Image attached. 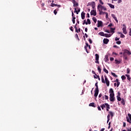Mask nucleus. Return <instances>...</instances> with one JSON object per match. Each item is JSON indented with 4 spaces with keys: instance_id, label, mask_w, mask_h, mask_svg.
<instances>
[{
    "instance_id": "obj_1",
    "label": "nucleus",
    "mask_w": 131,
    "mask_h": 131,
    "mask_svg": "<svg viewBox=\"0 0 131 131\" xmlns=\"http://www.w3.org/2000/svg\"><path fill=\"white\" fill-rule=\"evenodd\" d=\"M105 80L104 79V76H101V81L102 83H106L107 86H109L110 85V81L108 80V78H107V76H104Z\"/></svg>"
},
{
    "instance_id": "obj_2",
    "label": "nucleus",
    "mask_w": 131,
    "mask_h": 131,
    "mask_svg": "<svg viewBox=\"0 0 131 131\" xmlns=\"http://www.w3.org/2000/svg\"><path fill=\"white\" fill-rule=\"evenodd\" d=\"M114 94H110V100L111 102H114L115 101V97Z\"/></svg>"
},
{
    "instance_id": "obj_3",
    "label": "nucleus",
    "mask_w": 131,
    "mask_h": 131,
    "mask_svg": "<svg viewBox=\"0 0 131 131\" xmlns=\"http://www.w3.org/2000/svg\"><path fill=\"white\" fill-rule=\"evenodd\" d=\"M123 28H122L123 33L124 34H126L127 33V32L126 31V26L125 24L123 25Z\"/></svg>"
},
{
    "instance_id": "obj_4",
    "label": "nucleus",
    "mask_w": 131,
    "mask_h": 131,
    "mask_svg": "<svg viewBox=\"0 0 131 131\" xmlns=\"http://www.w3.org/2000/svg\"><path fill=\"white\" fill-rule=\"evenodd\" d=\"M99 54H95V63H96V64H99Z\"/></svg>"
},
{
    "instance_id": "obj_5",
    "label": "nucleus",
    "mask_w": 131,
    "mask_h": 131,
    "mask_svg": "<svg viewBox=\"0 0 131 131\" xmlns=\"http://www.w3.org/2000/svg\"><path fill=\"white\" fill-rule=\"evenodd\" d=\"M128 116L129 119L127 117H126V121L129 122V123H131V115H130V114H128ZM129 119H130V121H129Z\"/></svg>"
},
{
    "instance_id": "obj_6",
    "label": "nucleus",
    "mask_w": 131,
    "mask_h": 131,
    "mask_svg": "<svg viewBox=\"0 0 131 131\" xmlns=\"http://www.w3.org/2000/svg\"><path fill=\"white\" fill-rule=\"evenodd\" d=\"M91 16H97V12H96V10H91Z\"/></svg>"
},
{
    "instance_id": "obj_7",
    "label": "nucleus",
    "mask_w": 131,
    "mask_h": 131,
    "mask_svg": "<svg viewBox=\"0 0 131 131\" xmlns=\"http://www.w3.org/2000/svg\"><path fill=\"white\" fill-rule=\"evenodd\" d=\"M98 95H99V90H95L94 97L97 98V97H98Z\"/></svg>"
},
{
    "instance_id": "obj_8",
    "label": "nucleus",
    "mask_w": 131,
    "mask_h": 131,
    "mask_svg": "<svg viewBox=\"0 0 131 131\" xmlns=\"http://www.w3.org/2000/svg\"><path fill=\"white\" fill-rule=\"evenodd\" d=\"M112 18H113V19H114V20H115L117 23H118V20L117 19V17H116V16H115L114 14H112Z\"/></svg>"
},
{
    "instance_id": "obj_9",
    "label": "nucleus",
    "mask_w": 131,
    "mask_h": 131,
    "mask_svg": "<svg viewBox=\"0 0 131 131\" xmlns=\"http://www.w3.org/2000/svg\"><path fill=\"white\" fill-rule=\"evenodd\" d=\"M103 24V22L102 21L98 20V26L97 27H102V25Z\"/></svg>"
},
{
    "instance_id": "obj_10",
    "label": "nucleus",
    "mask_w": 131,
    "mask_h": 131,
    "mask_svg": "<svg viewBox=\"0 0 131 131\" xmlns=\"http://www.w3.org/2000/svg\"><path fill=\"white\" fill-rule=\"evenodd\" d=\"M118 95L117 96V98L118 101H121V98L120 97V93L118 92Z\"/></svg>"
},
{
    "instance_id": "obj_11",
    "label": "nucleus",
    "mask_w": 131,
    "mask_h": 131,
    "mask_svg": "<svg viewBox=\"0 0 131 131\" xmlns=\"http://www.w3.org/2000/svg\"><path fill=\"white\" fill-rule=\"evenodd\" d=\"M81 16L82 20H84V18H85V13H84V12H82L81 14Z\"/></svg>"
},
{
    "instance_id": "obj_12",
    "label": "nucleus",
    "mask_w": 131,
    "mask_h": 131,
    "mask_svg": "<svg viewBox=\"0 0 131 131\" xmlns=\"http://www.w3.org/2000/svg\"><path fill=\"white\" fill-rule=\"evenodd\" d=\"M72 3L73 4V7H78V3L76 2L75 0V2L74 1H72Z\"/></svg>"
},
{
    "instance_id": "obj_13",
    "label": "nucleus",
    "mask_w": 131,
    "mask_h": 131,
    "mask_svg": "<svg viewBox=\"0 0 131 131\" xmlns=\"http://www.w3.org/2000/svg\"><path fill=\"white\" fill-rule=\"evenodd\" d=\"M109 42V40L107 38H104L103 39V43H105V45H107Z\"/></svg>"
},
{
    "instance_id": "obj_14",
    "label": "nucleus",
    "mask_w": 131,
    "mask_h": 131,
    "mask_svg": "<svg viewBox=\"0 0 131 131\" xmlns=\"http://www.w3.org/2000/svg\"><path fill=\"white\" fill-rule=\"evenodd\" d=\"M102 100H108L109 99V97L107 95H104L102 97Z\"/></svg>"
},
{
    "instance_id": "obj_15",
    "label": "nucleus",
    "mask_w": 131,
    "mask_h": 131,
    "mask_svg": "<svg viewBox=\"0 0 131 131\" xmlns=\"http://www.w3.org/2000/svg\"><path fill=\"white\" fill-rule=\"evenodd\" d=\"M110 95H114V91L112 88H111L109 91Z\"/></svg>"
},
{
    "instance_id": "obj_16",
    "label": "nucleus",
    "mask_w": 131,
    "mask_h": 131,
    "mask_svg": "<svg viewBox=\"0 0 131 131\" xmlns=\"http://www.w3.org/2000/svg\"><path fill=\"white\" fill-rule=\"evenodd\" d=\"M91 7L92 9H95L96 7V3H95V2H92V3L91 4Z\"/></svg>"
},
{
    "instance_id": "obj_17",
    "label": "nucleus",
    "mask_w": 131,
    "mask_h": 131,
    "mask_svg": "<svg viewBox=\"0 0 131 131\" xmlns=\"http://www.w3.org/2000/svg\"><path fill=\"white\" fill-rule=\"evenodd\" d=\"M123 58L125 60H127V55H126V54H125V53H123Z\"/></svg>"
},
{
    "instance_id": "obj_18",
    "label": "nucleus",
    "mask_w": 131,
    "mask_h": 131,
    "mask_svg": "<svg viewBox=\"0 0 131 131\" xmlns=\"http://www.w3.org/2000/svg\"><path fill=\"white\" fill-rule=\"evenodd\" d=\"M124 53H125V54H127L128 55H129H129H131L130 52L126 49L124 50Z\"/></svg>"
},
{
    "instance_id": "obj_19",
    "label": "nucleus",
    "mask_w": 131,
    "mask_h": 131,
    "mask_svg": "<svg viewBox=\"0 0 131 131\" xmlns=\"http://www.w3.org/2000/svg\"><path fill=\"white\" fill-rule=\"evenodd\" d=\"M102 8L103 6L101 5V4L98 5L97 9L98 11H100V10H102Z\"/></svg>"
},
{
    "instance_id": "obj_20",
    "label": "nucleus",
    "mask_w": 131,
    "mask_h": 131,
    "mask_svg": "<svg viewBox=\"0 0 131 131\" xmlns=\"http://www.w3.org/2000/svg\"><path fill=\"white\" fill-rule=\"evenodd\" d=\"M106 107V111H109V109H110V105L108 103H105Z\"/></svg>"
},
{
    "instance_id": "obj_21",
    "label": "nucleus",
    "mask_w": 131,
    "mask_h": 131,
    "mask_svg": "<svg viewBox=\"0 0 131 131\" xmlns=\"http://www.w3.org/2000/svg\"><path fill=\"white\" fill-rule=\"evenodd\" d=\"M85 45H86V46H85L84 49H85V50L86 53H89V52L88 51V47H89V43H88L86 42V43H85Z\"/></svg>"
},
{
    "instance_id": "obj_22",
    "label": "nucleus",
    "mask_w": 131,
    "mask_h": 131,
    "mask_svg": "<svg viewBox=\"0 0 131 131\" xmlns=\"http://www.w3.org/2000/svg\"><path fill=\"white\" fill-rule=\"evenodd\" d=\"M107 5L109 6V7L111 8V9H114L115 8V7L114 6V5L110 4V3H108Z\"/></svg>"
},
{
    "instance_id": "obj_23",
    "label": "nucleus",
    "mask_w": 131,
    "mask_h": 131,
    "mask_svg": "<svg viewBox=\"0 0 131 131\" xmlns=\"http://www.w3.org/2000/svg\"><path fill=\"white\" fill-rule=\"evenodd\" d=\"M108 113H109L110 115H111L112 118V117H113V116H114V113H113V112L108 111Z\"/></svg>"
},
{
    "instance_id": "obj_24",
    "label": "nucleus",
    "mask_w": 131,
    "mask_h": 131,
    "mask_svg": "<svg viewBox=\"0 0 131 131\" xmlns=\"http://www.w3.org/2000/svg\"><path fill=\"white\" fill-rule=\"evenodd\" d=\"M89 106L90 107H94V108H96V106H95V103H94V102L90 103L89 104Z\"/></svg>"
},
{
    "instance_id": "obj_25",
    "label": "nucleus",
    "mask_w": 131,
    "mask_h": 131,
    "mask_svg": "<svg viewBox=\"0 0 131 131\" xmlns=\"http://www.w3.org/2000/svg\"><path fill=\"white\" fill-rule=\"evenodd\" d=\"M100 107L102 109V110H103L104 108H106V103L102 104L101 105H100Z\"/></svg>"
},
{
    "instance_id": "obj_26",
    "label": "nucleus",
    "mask_w": 131,
    "mask_h": 131,
    "mask_svg": "<svg viewBox=\"0 0 131 131\" xmlns=\"http://www.w3.org/2000/svg\"><path fill=\"white\" fill-rule=\"evenodd\" d=\"M121 101V104H122V105H123V106H124V105H125V101H124V99L123 98H122Z\"/></svg>"
},
{
    "instance_id": "obj_27",
    "label": "nucleus",
    "mask_w": 131,
    "mask_h": 131,
    "mask_svg": "<svg viewBox=\"0 0 131 131\" xmlns=\"http://www.w3.org/2000/svg\"><path fill=\"white\" fill-rule=\"evenodd\" d=\"M104 61H105V62H108V55H105V58H104Z\"/></svg>"
},
{
    "instance_id": "obj_28",
    "label": "nucleus",
    "mask_w": 131,
    "mask_h": 131,
    "mask_svg": "<svg viewBox=\"0 0 131 131\" xmlns=\"http://www.w3.org/2000/svg\"><path fill=\"white\" fill-rule=\"evenodd\" d=\"M99 35H100L101 36H104V33L103 32H100L98 33Z\"/></svg>"
},
{
    "instance_id": "obj_29",
    "label": "nucleus",
    "mask_w": 131,
    "mask_h": 131,
    "mask_svg": "<svg viewBox=\"0 0 131 131\" xmlns=\"http://www.w3.org/2000/svg\"><path fill=\"white\" fill-rule=\"evenodd\" d=\"M115 62L116 64H120L121 61L120 60H118L117 59L115 60Z\"/></svg>"
},
{
    "instance_id": "obj_30",
    "label": "nucleus",
    "mask_w": 131,
    "mask_h": 131,
    "mask_svg": "<svg viewBox=\"0 0 131 131\" xmlns=\"http://www.w3.org/2000/svg\"><path fill=\"white\" fill-rule=\"evenodd\" d=\"M111 34H104V36H105V37H111Z\"/></svg>"
},
{
    "instance_id": "obj_31",
    "label": "nucleus",
    "mask_w": 131,
    "mask_h": 131,
    "mask_svg": "<svg viewBox=\"0 0 131 131\" xmlns=\"http://www.w3.org/2000/svg\"><path fill=\"white\" fill-rule=\"evenodd\" d=\"M125 76H126L127 79L128 80H130V76H129V75L126 74V75H125Z\"/></svg>"
},
{
    "instance_id": "obj_32",
    "label": "nucleus",
    "mask_w": 131,
    "mask_h": 131,
    "mask_svg": "<svg viewBox=\"0 0 131 131\" xmlns=\"http://www.w3.org/2000/svg\"><path fill=\"white\" fill-rule=\"evenodd\" d=\"M121 79L122 80H125V79H126V77H125L124 75H122L121 76Z\"/></svg>"
},
{
    "instance_id": "obj_33",
    "label": "nucleus",
    "mask_w": 131,
    "mask_h": 131,
    "mask_svg": "<svg viewBox=\"0 0 131 131\" xmlns=\"http://www.w3.org/2000/svg\"><path fill=\"white\" fill-rule=\"evenodd\" d=\"M107 123H108V122H109V121H110V115L108 114L107 115Z\"/></svg>"
},
{
    "instance_id": "obj_34",
    "label": "nucleus",
    "mask_w": 131,
    "mask_h": 131,
    "mask_svg": "<svg viewBox=\"0 0 131 131\" xmlns=\"http://www.w3.org/2000/svg\"><path fill=\"white\" fill-rule=\"evenodd\" d=\"M50 6H51V7H57V6H58V5L55 4L54 3H51Z\"/></svg>"
},
{
    "instance_id": "obj_35",
    "label": "nucleus",
    "mask_w": 131,
    "mask_h": 131,
    "mask_svg": "<svg viewBox=\"0 0 131 131\" xmlns=\"http://www.w3.org/2000/svg\"><path fill=\"white\" fill-rule=\"evenodd\" d=\"M75 19H76V18L75 17H73L72 18V22H73V24H75Z\"/></svg>"
},
{
    "instance_id": "obj_36",
    "label": "nucleus",
    "mask_w": 131,
    "mask_h": 131,
    "mask_svg": "<svg viewBox=\"0 0 131 131\" xmlns=\"http://www.w3.org/2000/svg\"><path fill=\"white\" fill-rule=\"evenodd\" d=\"M111 74H112V75H113V76H114V77H118V76L115 74V73H113V72H112L111 73Z\"/></svg>"
},
{
    "instance_id": "obj_37",
    "label": "nucleus",
    "mask_w": 131,
    "mask_h": 131,
    "mask_svg": "<svg viewBox=\"0 0 131 131\" xmlns=\"http://www.w3.org/2000/svg\"><path fill=\"white\" fill-rule=\"evenodd\" d=\"M115 30V28H111V32H112L113 33H114V32H115L114 31Z\"/></svg>"
},
{
    "instance_id": "obj_38",
    "label": "nucleus",
    "mask_w": 131,
    "mask_h": 131,
    "mask_svg": "<svg viewBox=\"0 0 131 131\" xmlns=\"http://www.w3.org/2000/svg\"><path fill=\"white\" fill-rule=\"evenodd\" d=\"M92 19L93 20L94 22L95 23H97V18L95 17H93Z\"/></svg>"
},
{
    "instance_id": "obj_39",
    "label": "nucleus",
    "mask_w": 131,
    "mask_h": 131,
    "mask_svg": "<svg viewBox=\"0 0 131 131\" xmlns=\"http://www.w3.org/2000/svg\"><path fill=\"white\" fill-rule=\"evenodd\" d=\"M57 11H59V9L54 10V14L55 15H57Z\"/></svg>"
},
{
    "instance_id": "obj_40",
    "label": "nucleus",
    "mask_w": 131,
    "mask_h": 131,
    "mask_svg": "<svg viewBox=\"0 0 131 131\" xmlns=\"http://www.w3.org/2000/svg\"><path fill=\"white\" fill-rule=\"evenodd\" d=\"M77 25V24H76V25L74 27V28L76 30V32H77V33H78V30H77V27H76V26Z\"/></svg>"
},
{
    "instance_id": "obj_41",
    "label": "nucleus",
    "mask_w": 131,
    "mask_h": 131,
    "mask_svg": "<svg viewBox=\"0 0 131 131\" xmlns=\"http://www.w3.org/2000/svg\"><path fill=\"white\" fill-rule=\"evenodd\" d=\"M103 71H104V72H105V73H106L107 74H108V70H107V69H106V68H104L103 69Z\"/></svg>"
},
{
    "instance_id": "obj_42",
    "label": "nucleus",
    "mask_w": 131,
    "mask_h": 131,
    "mask_svg": "<svg viewBox=\"0 0 131 131\" xmlns=\"http://www.w3.org/2000/svg\"><path fill=\"white\" fill-rule=\"evenodd\" d=\"M95 86L96 87L95 90H99V87L98 86V82L95 83Z\"/></svg>"
},
{
    "instance_id": "obj_43",
    "label": "nucleus",
    "mask_w": 131,
    "mask_h": 131,
    "mask_svg": "<svg viewBox=\"0 0 131 131\" xmlns=\"http://www.w3.org/2000/svg\"><path fill=\"white\" fill-rule=\"evenodd\" d=\"M75 11H74V13H76L77 15H78V11H77L76 8H74Z\"/></svg>"
},
{
    "instance_id": "obj_44",
    "label": "nucleus",
    "mask_w": 131,
    "mask_h": 131,
    "mask_svg": "<svg viewBox=\"0 0 131 131\" xmlns=\"http://www.w3.org/2000/svg\"><path fill=\"white\" fill-rule=\"evenodd\" d=\"M120 37L121 38H124L125 37V36L123 34H121V35H120Z\"/></svg>"
},
{
    "instance_id": "obj_45",
    "label": "nucleus",
    "mask_w": 131,
    "mask_h": 131,
    "mask_svg": "<svg viewBox=\"0 0 131 131\" xmlns=\"http://www.w3.org/2000/svg\"><path fill=\"white\" fill-rule=\"evenodd\" d=\"M99 15H103V11H102V10H99Z\"/></svg>"
},
{
    "instance_id": "obj_46",
    "label": "nucleus",
    "mask_w": 131,
    "mask_h": 131,
    "mask_svg": "<svg viewBox=\"0 0 131 131\" xmlns=\"http://www.w3.org/2000/svg\"><path fill=\"white\" fill-rule=\"evenodd\" d=\"M103 10V11H107V9L104 6H102V8L101 9V10Z\"/></svg>"
},
{
    "instance_id": "obj_47",
    "label": "nucleus",
    "mask_w": 131,
    "mask_h": 131,
    "mask_svg": "<svg viewBox=\"0 0 131 131\" xmlns=\"http://www.w3.org/2000/svg\"><path fill=\"white\" fill-rule=\"evenodd\" d=\"M87 23L88 24H89V25L91 24V20H90V19L89 18L87 19Z\"/></svg>"
},
{
    "instance_id": "obj_48",
    "label": "nucleus",
    "mask_w": 131,
    "mask_h": 131,
    "mask_svg": "<svg viewBox=\"0 0 131 131\" xmlns=\"http://www.w3.org/2000/svg\"><path fill=\"white\" fill-rule=\"evenodd\" d=\"M86 24V25H88V22H86V20L85 19L84 20V22L83 23V25H84Z\"/></svg>"
},
{
    "instance_id": "obj_49",
    "label": "nucleus",
    "mask_w": 131,
    "mask_h": 131,
    "mask_svg": "<svg viewBox=\"0 0 131 131\" xmlns=\"http://www.w3.org/2000/svg\"><path fill=\"white\" fill-rule=\"evenodd\" d=\"M98 71H99V73H101V68L100 67H98L97 68Z\"/></svg>"
},
{
    "instance_id": "obj_50",
    "label": "nucleus",
    "mask_w": 131,
    "mask_h": 131,
    "mask_svg": "<svg viewBox=\"0 0 131 131\" xmlns=\"http://www.w3.org/2000/svg\"><path fill=\"white\" fill-rule=\"evenodd\" d=\"M129 72H130V70L129 69V68H127V74H129Z\"/></svg>"
},
{
    "instance_id": "obj_51",
    "label": "nucleus",
    "mask_w": 131,
    "mask_h": 131,
    "mask_svg": "<svg viewBox=\"0 0 131 131\" xmlns=\"http://www.w3.org/2000/svg\"><path fill=\"white\" fill-rule=\"evenodd\" d=\"M117 45H120L121 43V41L119 40L116 42Z\"/></svg>"
},
{
    "instance_id": "obj_52",
    "label": "nucleus",
    "mask_w": 131,
    "mask_h": 131,
    "mask_svg": "<svg viewBox=\"0 0 131 131\" xmlns=\"http://www.w3.org/2000/svg\"><path fill=\"white\" fill-rule=\"evenodd\" d=\"M75 37H76V38H77V39H78V40H79V38L78 37V35L77 34H75Z\"/></svg>"
},
{
    "instance_id": "obj_53",
    "label": "nucleus",
    "mask_w": 131,
    "mask_h": 131,
    "mask_svg": "<svg viewBox=\"0 0 131 131\" xmlns=\"http://www.w3.org/2000/svg\"><path fill=\"white\" fill-rule=\"evenodd\" d=\"M92 2H89L88 3L87 5V7H89V6H92Z\"/></svg>"
},
{
    "instance_id": "obj_54",
    "label": "nucleus",
    "mask_w": 131,
    "mask_h": 131,
    "mask_svg": "<svg viewBox=\"0 0 131 131\" xmlns=\"http://www.w3.org/2000/svg\"><path fill=\"white\" fill-rule=\"evenodd\" d=\"M117 88H118V86H119V84H120V82L119 81V82H117Z\"/></svg>"
},
{
    "instance_id": "obj_55",
    "label": "nucleus",
    "mask_w": 131,
    "mask_h": 131,
    "mask_svg": "<svg viewBox=\"0 0 131 131\" xmlns=\"http://www.w3.org/2000/svg\"><path fill=\"white\" fill-rule=\"evenodd\" d=\"M119 39H120V38H118V37H116L115 38V40L116 41H117V40H119Z\"/></svg>"
},
{
    "instance_id": "obj_56",
    "label": "nucleus",
    "mask_w": 131,
    "mask_h": 131,
    "mask_svg": "<svg viewBox=\"0 0 131 131\" xmlns=\"http://www.w3.org/2000/svg\"><path fill=\"white\" fill-rule=\"evenodd\" d=\"M89 41L90 43H93V41L91 39H89Z\"/></svg>"
},
{
    "instance_id": "obj_57",
    "label": "nucleus",
    "mask_w": 131,
    "mask_h": 131,
    "mask_svg": "<svg viewBox=\"0 0 131 131\" xmlns=\"http://www.w3.org/2000/svg\"><path fill=\"white\" fill-rule=\"evenodd\" d=\"M99 3H100V4H101V5H104V3H103V2H102V0H99Z\"/></svg>"
},
{
    "instance_id": "obj_58",
    "label": "nucleus",
    "mask_w": 131,
    "mask_h": 131,
    "mask_svg": "<svg viewBox=\"0 0 131 131\" xmlns=\"http://www.w3.org/2000/svg\"><path fill=\"white\" fill-rule=\"evenodd\" d=\"M113 48H116V49H119V47L118 46H116V45H114L113 46Z\"/></svg>"
},
{
    "instance_id": "obj_59",
    "label": "nucleus",
    "mask_w": 131,
    "mask_h": 131,
    "mask_svg": "<svg viewBox=\"0 0 131 131\" xmlns=\"http://www.w3.org/2000/svg\"><path fill=\"white\" fill-rule=\"evenodd\" d=\"M105 15H106L105 16L106 19H108V13L106 12V13H105Z\"/></svg>"
},
{
    "instance_id": "obj_60",
    "label": "nucleus",
    "mask_w": 131,
    "mask_h": 131,
    "mask_svg": "<svg viewBox=\"0 0 131 131\" xmlns=\"http://www.w3.org/2000/svg\"><path fill=\"white\" fill-rule=\"evenodd\" d=\"M70 29L71 31H73V27H70Z\"/></svg>"
},
{
    "instance_id": "obj_61",
    "label": "nucleus",
    "mask_w": 131,
    "mask_h": 131,
    "mask_svg": "<svg viewBox=\"0 0 131 131\" xmlns=\"http://www.w3.org/2000/svg\"><path fill=\"white\" fill-rule=\"evenodd\" d=\"M99 111H101V107H100V106L98 105V107H97Z\"/></svg>"
},
{
    "instance_id": "obj_62",
    "label": "nucleus",
    "mask_w": 131,
    "mask_h": 131,
    "mask_svg": "<svg viewBox=\"0 0 131 131\" xmlns=\"http://www.w3.org/2000/svg\"><path fill=\"white\" fill-rule=\"evenodd\" d=\"M129 35L130 36H131V28H130V29H129Z\"/></svg>"
},
{
    "instance_id": "obj_63",
    "label": "nucleus",
    "mask_w": 131,
    "mask_h": 131,
    "mask_svg": "<svg viewBox=\"0 0 131 131\" xmlns=\"http://www.w3.org/2000/svg\"><path fill=\"white\" fill-rule=\"evenodd\" d=\"M102 96H103V95H102V93H100V94L99 95L98 97H99V98H101V97H102Z\"/></svg>"
},
{
    "instance_id": "obj_64",
    "label": "nucleus",
    "mask_w": 131,
    "mask_h": 131,
    "mask_svg": "<svg viewBox=\"0 0 131 131\" xmlns=\"http://www.w3.org/2000/svg\"><path fill=\"white\" fill-rule=\"evenodd\" d=\"M127 131H131V128H127Z\"/></svg>"
}]
</instances>
